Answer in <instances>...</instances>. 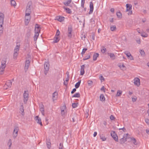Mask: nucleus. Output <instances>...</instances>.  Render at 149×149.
I'll return each instance as SVG.
<instances>
[{"mask_svg": "<svg viewBox=\"0 0 149 149\" xmlns=\"http://www.w3.org/2000/svg\"><path fill=\"white\" fill-rule=\"evenodd\" d=\"M7 58H3L1 61V66L0 67V74H2L4 70V69L6 67V62Z\"/></svg>", "mask_w": 149, "mask_h": 149, "instance_id": "1", "label": "nucleus"}, {"mask_svg": "<svg viewBox=\"0 0 149 149\" xmlns=\"http://www.w3.org/2000/svg\"><path fill=\"white\" fill-rule=\"evenodd\" d=\"M24 102L26 104L29 98V92L28 91H25L23 94Z\"/></svg>", "mask_w": 149, "mask_h": 149, "instance_id": "2", "label": "nucleus"}, {"mask_svg": "<svg viewBox=\"0 0 149 149\" xmlns=\"http://www.w3.org/2000/svg\"><path fill=\"white\" fill-rule=\"evenodd\" d=\"M128 135V134H124L123 137L119 141L120 144H123L127 141V139Z\"/></svg>", "mask_w": 149, "mask_h": 149, "instance_id": "3", "label": "nucleus"}, {"mask_svg": "<svg viewBox=\"0 0 149 149\" xmlns=\"http://www.w3.org/2000/svg\"><path fill=\"white\" fill-rule=\"evenodd\" d=\"M111 135L115 141H118V136L115 131H111Z\"/></svg>", "mask_w": 149, "mask_h": 149, "instance_id": "4", "label": "nucleus"}, {"mask_svg": "<svg viewBox=\"0 0 149 149\" xmlns=\"http://www.w3.org/2000/svg\"><path fill=\"white\" fill-rule=\"evenodd\" d=\"M31 18L30 15H26L25 14V25H27L29 23Z\"/></svg>", "mask_w": 149, "mask_h": 149, "instance_id": "5", "label": "nucleus"}, {"mask_svg": "<svg viewBox=\"0 0 149 149\" xmlns=\"http://www.w3.org/2000/svg\"><path fill=\"white\" fill-rule=\"evenodd\" d=\"M19 130V128L18 127L16 126L15 127L13 133V137L14 138H16L17 136Z\"/></svg>", "mask_w": 149, "mask_h": 149, "instance_id": "6", "label": "nucleus"}, {"mask_svg": "<svg viewBox=\"0 0 149 149\" xmlns=\"http://www.w3.org/2000/svg\"><path fill=\"white\" fill-rule=\"evenodd\" d=\"M134 83L135 85L137 86H139L140 84V80L139 78L137 77L134 78Z\"/></svg>", "mask_w": 149, "mask_h": 149, "instance_id": "7", "label": "nucleus"}, {"mask_svg": "<svg viewBox=\"0 0 149 149\" xmlns=\"http://www.w3.org/2000/svg\"><path fill=\"white\" fill-rule=\"evenodd\" d=\"M35 119L37 123L39 124L41 126L42 125L41 119L38 116H36L35 118Z\"/></svg>", "mask_w": 149, "mask_h": 149, "instance_id": "8", "label": "nucleus"}, {"mask_svg": "<svg viewBox=\"0 0 149 149\" xmlns=\"http://www.w3.org/2000/svg\"><path fill=\"white\" fill-rule=\"evenodd\" d=\"M92 55L93 56V60L95 61L97 60V58L99 56V54L96 53H91Z\"/></svg>", "mask_w": 149, "mask_h": 149, "instance_id": "9", "label": "nucleus"}, {"mask_svg": "<svg viewBox=\"0 0 149 149\" xmlns=\"http://www.w3.org/2000/svg\"><path fill=\"white\" fill-rule=\"evenodd\" d=\"M30 61L29 60H26L25 61V69L27 70L30 65Z\"/></svg>", "mask_w": 149, "mask_h": 149, "instance_id": "10", "label": "nucleus"}, {"mask_svg": "<svg viewBox=\"0 0 149 149\" xmlns=\"http://www.w3.org/2000/svg\"><path fill=\"white\" fill-rule=\"evenodd\" d=\"M4 14L1 13H0V24H3V21H4Z\"/></svg>", "mask_w": 149, "mask_h": 149, "instance_id": "11", "label": "nucleus"}, {"mask_svg": "<svg viewBox=\"0 0 149 149\" xmlns=\"http://www.w3.org/2000/svg\"><path fill=\"white\" fill-rule=\"evenodd\" d=\"M64 18H65L64 17L61 16H57L56 17V19L60 22L63 21L64 20Z\"/></svg>", "mask_w": 149, "mask_h": 149, "instance_id": "12", "label": "nucleus"}, {"mask_svg": "<svg viewBox=\"0 0 149 149\" xmlns=\"http://www.w3.org/2000/svg\"><path fill=\"white\" fill-rule=\"evenodd\" d=\"M19 110L21 112V114L22 116H24V115L25 113L24 112V107L23 105H22L20 107Z\"/></svg>", "mask_w": 149, "mask_h": 149, "instance_id": "13", "label": "nucleus"}, {"mask_svg": "<svg viewBox=\"0 0 149 149\" xmlns=\"http://www.w3.org/2000/svg\"><path fill=\"white\" fill-rule=\"evenodd\" d=\"M126 11H128L131 10L132 9V5L130 4H126Z\"/></svg>", "mask_w": 149, "mask_h": 149, "instance_id": "14", "label": "nucleus"}, {"mask_svg": "<svg viewBox=\"0 0 149 149\" xmlns=\"http://www.w3.org/2000/svg\"><path fill=\"white\" fill-rule=\"evenodd\" d=\"M84 67L85 65H82L81 66V70L80 72V74L81 75H83L84 73Z\"/></svg>", "mask_w": 149, "mask_h": 149, "instance_id": "15", "label": "nucleus"}, {"mask_svg": "<svg viewBox=\"0 0 149 149\" xmlns=\"http://www.w3.org/2000/svg\"><path fill=\"white\" fill-rule=\"evenodd\" d=\"M44 68L46 70H49V64L48 63H46L44 64Z\"/></svg>", "mask_w": 149, "mask_h": 149, "instance_id": "16", "label": "nucleus"}, {"mask_svg": "<svg viewBox=\"0 0 149 149\" xmlns=\"http://www.w3.org/2000/svg\"><path fill=\"white\" fill-rule=\"evenodd\" d=\"M5 84H6L10 88L12 86V82L10 80H8V81H6Z\"/></svg>", "mask_w": 149, "mask_h": 149, "instance_id": "17", "label": "nucleus"}, {"mask_svg": "<svg viewBox=\"0 0 149 149\" xmlns=\"http://www.w3.org/2000/svg\"><path fill=\"white\" fill-rule=\"evenodd\" d=\"M92 55L91 53H88L87 56H86L83 58V60H85L88 59L90 58V56H91Z\"/></svg>", "mask_w": 149, "mask_h": 149, "instance_id": "18", "label": "nucleus"}, {"mask_svg": "<svg viewBox=\"0 0 149 149\" xmlns=\"http://www.w3.org/2000/svg\"><path fill=\"white\" fill-rule=\"evenodd\" d=\"M131 141L135 145H137V143L135 139L134 138L132 137L131 138Z\"/></svg>", "mask_w": 149, "mask_h": 149, "instance_id": "19", "label": "nucleus"}, {"mask_svg": "<svg viewBox=\"0 0 149 149\" xmlns=\"http://www.w3.org/2000/svg\"><path fill=\"white\" fill-rule=\"evenodd\" d=\"M59 40V38L58 36H56L55 37L54 39V41L53 42V43H55L58 42Z\"/></svg>", "mask_w": 149, "mask_h": 149, "instance_id": "20", "label": "nucleus"}, {"mask_svg": "<svg viewBox=\"0 0 149 149\" xmlns=\"http://www.w3.org/2000/svg\"><path fill=\"white\" fill-rule=\"evenodd\" d=\"M46 144L48 148L49 149L51 147V143L49 139L46 140Z\"/></svg>", "mask_w": 149, "mask_h": 149, "instance_id": "21", "label": "nucleus"}, {"mask_svg": "<svg viewBox=\"0 0 149 149\" xmlns=\"http://www.w3.org/2000/svg\"><path fill=\"white\" fill-rule=\"evenodd\" d=\"M108 54L112 59L114 60L115 59V56L113 54L111 53H108Z\"/></svg>", "mask_w": 149, "mask_h": 149, "instance_id": "22", "label": "nucleus"}, {"mask_svg": "<svg viewBox=\"0 0 149 149\" xmlns=\"http://www.w3.org/2000/svg\"><path fill=\"white\" fill-rule=\"evenodd\" d=\"M58 94V93L56 91L54 92L52 94V99L53 101H54V100H56V97H55V96H57Z\"/></svg>", "mask_w": 149, "mask_h": 149, "instance_id": "23", "label": "nucleus"}, {"mask_svg": "<svg viewBox=\"0 0 149 149\" xmlns=\"http://www.w3.org/2000/svg\"><path fill=\"white\" fill-rule=\"evenodd\" d=\"M63 8L66 10V12L68 14H71L72 13V11L70 9L68 8L64 7Z\"/></svg>", "mask_w": 149, "mask_h": 149, "instance_id": "24", "label": "nucleus"}, {"mask_svg": "<svg viewBox=\"0 0 149 149\" xmlns=\"http://www.w3.org/2000/svg\"><path fill=\"white\" fill-rule=\"evenodd\" d=\"M31 12V9L26 8L25 14L26 15H30Z\"/></svg>", "mask_w": 149, "mask_h": 149, "instance_id": "25", "label": "nucleus"}, {"mask_svg": "<svg viewBox=\"0 0 149 149\" xmlns=\"http://www.w3.org/2000/svg\"><path fill=\"white\" fill-rule=\"evenodd\" d=\"M71 0H68L67 1L64 2L63 3L66 6H69V4L71 3Z\"/></svg>", "mask_w": 149, "mask_h": 149, "instance_id": "26", "label": "nucleus"}, {"mask_svg": "<svg viewBox=\"0 0 149 149\" xmlns=\"http://www.w3.org/2000/svg\"><path fill=\"white\" fill-rule=\"evenodd\" d=\"M141 36L143 37H148V35L147 33L144 32H142L141 33Z\"/></svg>", "mask_w": 149, "mask_h": 149, "instance_id": "27", "label": "nucleus"}, {"mask_svg": "<svg viewBox=\"0 0 149 149\" xmlns=\"http://www.w3.org/2000/svg\"><path fill=\"white\" fill-rule=\"evenodd\" d=\"M18 54V52L14 51L13 54V58L14 59L16 58Z\"/></svg>", "mask_w": 149, "mask_h": 149, "instance_id": "28", "label": "nucleus"}, {"mask_svg": "<svg viewBox=\"0 0 149 149\" xmlns=\"http://www.w3.org/2000/svg\"><path fill=\"white\" fill-rule=\"evenodd\" d=\"M81 80L79 81L75 85V86L76 88H78L80 85L81 83Z\"/></svg>", "mask_w": 149, "mask_h": 149, "instance_id": "29", "label": "nucleus"}, {"mask_svg": "<svg viewBox=\"0 0 149 149\" xmlns=\"http://www.w3.org/2000/svg\"><path fill=\"white\" fill-rule=\"evenodd\" d=\"M19 48H20V45H16L14 51L18 52V51L19 50Z\"/></svg>", "mask_w": 149, "mask_h": 149, "instance_id": "30", "label": "nucleus"}, {"mask_svg": "<svg viewBox=\"0 0 149 149\" xmlns=\"http://www.w3.org/2000/svg\"><path fill=\"white\" fill-rule=\"evenodd\" d=\"M32 4L31 1H29L27 4V5L26 7V8H28V9H31L30 7L31 6Z\"/></svg>", "mask_w": 149, "mask_h": 149, "instance_id": "31", "label": "nucleus"}, {"mask_svg": "<svg viewBox=\"0 0 149 149\" xmlns=\"http://www.w3.org/2000/svg\"><path fill=\"white\" fill-rule=\"evenodd\" d=\"M122 91L120 90H118L117 91L116 96H120L122 94Z\"/></svg>", "mask_w": 149, "mask_h": 149, "instance_id": "32", "label": "nucleus"}, {"mask_svg": "<svg viewBox=\"0 0 149 149\" xmlns=\"http://www.w3.org/2000/svg\"><path fill=\"white\" fill-rule=\"evenodd\" d=\"M80 94L79 93H77L74 95L72 96V97H80Z\"/></svg>", "mask_w": 149, "mask_h": 149, "instance_id": "33", "label": "nucleus"}, {"mask_svg": "<svg viewBox=\"0 0 149 149\" xmlns=\"http://www.w3.org/2000/svg\"><path fill=\"white\" fill-rule=\"evenodd\" d=\"M116 15L119 18H121L122 17V14L120 12H117Z\"/></svg>", "mask_w": 149, "mask_h": 149, "instance_id": "34", "label": "nucleus"}, {"mask_svg": "<svg viewBox=\"0 0 149 149\" xmlns=\"http://www.w3.org/2000/svg\"><path fill=\"white\" fill-rule=\"evenodd\" d=\"M116 26L115 25H112L110 27V29L112 31H113L116 29Z\"/></svg>", "mask_w": 149, "mask_h": 149, "instance_id": "35", "label": "nucleus"}, {"mask_svg": "<svg viewBox=\"0 0 149 149\" xmlns=\"http://www.w3.org/2000/svg\"><path fill=\"white\" fill-rule=\"evenodd\" d=\"M11 3L12 6H15L16 5L15 0H11Z\"/></svg>", "mask_w": 149, "mask_h": 149, "instance_id": "36", "label": "nucleus"}, {"mask_svg": "<svg viewBox=\"0 0 149 149\" xmlns=\"http://www.w3.org/2000/svg\"><path fill=\"white\" fill-rule=\"evenodd\" d=\"M124 53L125 55H126L127 56L128 58H129V57L130 56V55H131V54L130 53V52H128L127 51H126L125 52H124Z\"/></svg>", "mask_w": 149, "mask_h": 149, "instance_id": "37", "label": "nucleus"}, {"mask_svg": "<svg viewBox=\"0 0 149 149\" xmlns=\"http://www.w3.org/2000/svg\"><path fill=\"white\" fill-rule=\"evenodd\" d=\"M90 9L93 10L94 7L93 6V3L92 2H90Z\"/></svg>", "mask_w": 149, "mask_h": 149, "instance_id": "38", "label": "nucleus"}, {"mask_svg": "<svg viewBox=\"0 0 149 149\" xmlns=\"http://www.w3.org/2000/svg\"><path fill=\"white\" fill-rule=\"evenodd\" d=\"M72 26L70 25L68 27V32H72Z\"/></svg>", "mask_w": 149, "mask_h": 149, "instance_id": "39", "label": "nucleus"}, {"mask_svg": "<svg viewBox=\"0 0 149 149\" xmlns=\"http://www.w3.org/2000/svg\"><path fill=\"white\" fill-rule=\"evenodd\" d=\"M78 103H72V107L74 108H76L77 107V104H78Z\"/></svg>", "mask_w": 149, "mask_h": 149, "instance_id": "40", "label": "nucleus"}, {"mask_svg": "<svg viewBox=\"0 0 149 149\" xmlns=\"http://www.w3.org/2000/svg\"><path fill=\"white\" fill-rule=\"evenodd\" d=\"M39 36V34H35V35L33 38H34V41H36L38 38V37Z\"/></svg>", "mask_w": 149, "mask_h": 149, "instance_id": "41", "label": "nucleus"}, {"mask_svg": "<svg viewBox=\"0 0 149 149\" xmlns=\"http://www.w3.org/2000/svg\"><path fill=\"white\" fill-rule=\"evenodd\" d=\"M95 34L94 33H92L91 35H90V36L91 38H92V39L93 40H95Z\"/></svg>", "mask_w": 149, "mask_h": 149, "instance_id": "42", "label": "nucleus"}, {"mask_svg": "<svg viewBox=\"0 0 149 149\" xmlns=\"http://www.w3.org/2000/svg\"><path fill=\"white\" fill-rule=\"evenodd\" d=\"M140 53L142 56H144L145 55V53L143 50H141Z\"/></svg>", "mask_w": 149, "mask_h": 149, "instance_id": "43", "label": "nucleus"}, {"mask_svg": "<svg viewBox=\"0 0 149 149\" xmlns=\"http://www.w3.org/2000/svg\"><path fill=\"white\" fill-rule=\"evenodd\" d=\"M58 148L59 149H63L64 148L63 143H60Z\"/></svg>", "mask_w": 149, "mask_h": 149, "instance_id": "44", "label": "nucleus"}, {"mask_svg": "<svg viewBox=\"0 0 149 149\" xmlns=\"http://www.w3.org/2000/svg\"><path fill=\"white\" fill-rule=\"evenodd\" d=\"M40 32V29H35V34H39V33Z\"/></svg>", "mask_w": 149, "mask_h": 149, "instance_id": "45", "label": "nucleus"}, {"mask_svg": "<svg viewBox=\"0 0 149 149\" xmlns=\"http://www.w3.org/2000/svg\"><path fill=\"white\" fill-rule=\"evenodd\" d=\"M11 145H12L11 140L10 139L9 140L8 142V145L9 146V148H10V147Z\"/></svg>", "mask_w": 149, "mask_h": 149, "instance_id": "46", "label": "nucleus"}, {"mask_svg": "<svg viewBox=\"0 0 149 149\" xmlns=\"http://www.w3.org/2000/svg\"><path fill=\"white\" fill-rule=\"evenodd\" d=\"M40 110L41 111L42 115L44 116L45 115L44 108H41V109H40Z\"/></svg>", "mask_w": 149, "mask_h": 149, "instance_id": "47", "label": "nucleus"}, {"mask_svg": "<svg viewBox=\"0 0 149 149\" xmlns=\"http://www.w3.org/2000/svg\"><path fill=\"white\" fill-rule=\"evenodd\" d=\"M87 50V48H84L83 49L82 52L81 53V54L82 55L84 54L85 53V52Z\"/></svg>", "mask_w": 149, "mask_h": 149, "instance_id": "48", "label": "nucleus"}, {"mask_svg": "<svg viewBox=\"0 0 149 149\" xmlns=\"http://www.w3.org/2000/svg\"><path fill=\"white\" fill-rule=\"evenodd\" d=\"M36 28V29H40V25H39L38 24H36L35 26V29Z\"/></svg>", "mask_w": 149, "mask_h": 149, "instance_id": "49", "label": "nucleus"}, {"mask_svg": "<svg viewBox=\"0 0 149 149\" xmlns=\"http://www.w3.org/2000/svg\"><path fill=\"white\" fill-rule=\"evenodd\" d=\"M85 0H81V6L83 8H84V5L85 3Z\"/></svg>", "mask_w": 149, "mask_h": 149, "instance_id": "50", "label": "nucleus"}, {"mask_svg": "<svg viewBox=\"0 0 149 149\" xmlns=\"http://www.w3.org/2000/svg\"><path fill=\"white\" fill-rule=\"evenodd\" d=\"M60 32L59 31V30L58 29L57 30L55 36H58L60 35Z\"/></svg>", "mask_w": 149, "mask_h": 149, "instance_id": "51", "label": "nucleus"}, {"mask_svg": "<svg viewBox=\"0 0 149 149\" xmlns=\"http://www.w3.org/2000/svg\"><path fill=\"white\" fill-rule=\"evenodd\" d=\"M81 37L82 40H85V38H86L85 35L84 34H82L81 36Z\"/></svg>", "mask_w": 149, "mask_h": 149, "instance_id": "52", "label": "nucleus"}, {"mask_svg": "<svg viewBox=\"0 0 149 149\" xmlns=\"http://www.w3.org/2000/svg\"><path fill=\"white\" fill-rule=\"evenodd\" d=\"M87 82H88V85L89 86H91L92 85V84L93 83V82L91 81L88 80L87 81Z\"/></svg>", "mask_w": 149, "mask_h": 149, "instance_id": "53", "label": "nucleus"}, {"mask_svg": "<svg viewBox=\"0 0 149 149\" xmlns=\"http://www.w3.org/2000/svg\"><path fill=\"white\" fill-rule=\"evenodd\" d=\"M3 27H0V35L3 33Z\"/></svg>", "mask_w": 149, "mask_h": 149, "instance_id": "54", "label": "nucleus"}, {"mask_svg": "<svg viewBox=\"0 0 149 149\" xmlns=\"http://www.w3.org/2000/svg\"><path fill=\"white\" fill-rule=\"evenodd\" d=\"M68 36L71 38L72 36V32H68Z\"/></svg>", "mask_w": 149, "mask_h": 149, "instance_id": "55", "label": "nucleus"}, {"mask_svg": "<svg viewBox=\"0 0 149 149\" xmlns=\"http://www.w3.org/2000/svg\"><path fill=\"white\" fill-rule=\"evenodd\" d=\"M61 109V115L62 116L63 115L65 114V113L64 111V109Z\"/></svg>", "mask_w": 149, "mask_h": 149, "instance_id": "56", "label": "nucleus"}, {"mask_svg": "<svg viewBox=\"0 0 149 149\" xmlns=\"http://www.w3.org/2000/svg\"><path fill=\"white\" fill-rule=\"evenodd\" d=\"M145 121L148 125H149V119H145Z\"/></svg>", "mask_w": 149, "mask_h": 149, "instance_id": "57", "label": "nucleus"}, {"mask_svg": "<svg viewBox=\"0 0 149 149\" xmlns=\"http://www.w3.org/2000/svg\"><path fill=\"white\" fill-rule=\"evenodd\" d=\"M110 118L111 120H113L115 119V117L112 115H111L110 116Z\"/></svg>", "mask_w": 149, "mask_h": 149, "instance_id": "58", "label": "nucleus"}, {"mask_svg": "<svg viewBox=\"0 0 149 149\" xmlns=\"http://www.w3.org/2000/svg\"><path fill=\"white\" fill-rule=\"evenodd\" d=\"M128 58L130 59L131 60H134L133 58L131 55Z\"/></svg>", "mask_w": 149, "mask_h": 149, "instance_id": "59", "label": "nucleus"}, {"mask_svg": "<svg viewBox=\"0 0 149 149\" xmlns=\"http://www.w3.org/2000/svg\"><path fill=\"white\" fill-rule=\"evenodd\" d=\"M76 88H73V89L71 91V93L72 94L74 93L76 91Z\"/></svg>", "mask_w": 149, "mask_h": 149, "instance_id": "60", "label": "nucleus"}, {"mask_svg": "<svg viewBox=\"0 0 149 149\" xmlns=\"http://www.w3.org/2000/svg\"><path fill=\"white\" fill-rule=\"evenodd\" d=\"M4 89H8V88H9V87H8V86L7 85H6V84H5V85H4Z\"/></svg>", "mask_w": 149, "mask_h": 149, "instance_id": "61", "label": "nucleus"}, {"mask_svg": "<svg viewBox=\"0 0 149 149\" xmlns=\"http://www.w3.org/2000/svg\"><path fill=\"white\" fill-rule=\"evenodd\" d=\"M90 22H92V23H94L95 21L94 19L93 18H91L90 20Z\"/></svg>", "mask_w": 149, "mask_h": 149, "instance_id": "62", "label": "nucleus"}, {"mask_svg": "<svg viewBox=\"0 0 149 149\" xmlns=\"http://www.w3.org/2000/svg\"><path fill=\"white\" fill-rule=\"evenodd\" d=\"M128 11H129V12L128 13V14L129 15H131L132 14V10H130Z\"/></svg>", "mask_w": 149, "mask_h": 149, "instance_id": "63", "label": "nucleus"}, {"mask_svg": "<svg viewBox=\"0 0 149 149\" xmlns=\"http://www.w3.org/2000/svg\"><path fill=\"white\" fill-rule=\"evenodd\" d=\"M110 22H113V18H111L109 19Z\"/></svg>", "mask_w": 149, "mask_h": 149, "instance_id": "64", "label": "nucleus"}]
</instances>
